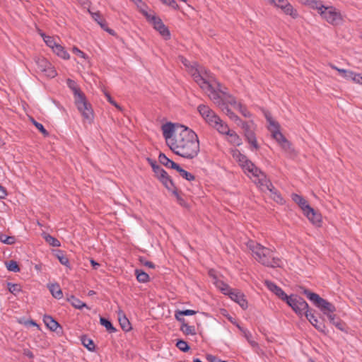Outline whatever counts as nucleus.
Segmentation results:
<instances>
[{
  "label": "nucleus",
  "mask_w": 362,
  "mask_h": 362,
  "mask_svg": "<svg viewBox=\"0 0 362 362\" xmlns=\"http://www.w3.org/2000/svg\"><path fill=\"white\" fill-rule=\"evenodd\" d=\"M179 134H175L169 148L176 155L187 159L195 158L200 150L197 134L188 127H180Z\"/></svg>",
  "instance_id": "1"
},
{
  "label": "nucleus",
  "mask_w": 362,
  "mask_h": 362,
  "mask_svg": "<svg viewBox=\"0 0 362 362\" xmlns=\"http://www.w3.org/2000/svg\"><path fill=\"white\" fill-rule=\"evenodd\" d=\"M66 83L68 87L73 91L74 103L78 110L81 113L84 119L90 122L93 119V110L90 103L88 102L86 95L81 91L74 80L68 78Z\"/></svg>",
  "instance_id": "2"
},
{
  "label": "nucleus",
  "mask_w": 362,
  "mask_h": 362,
  "mask_svg": "<svg viewBox=\"0 0 362 362\" xmlns=\"http://www.w3.org/2000/svg\"><path fill=\"white\" fill-rule=\"evenodd\" d=\"M299 290L327 317L336 311V308L332 303L321 298L318 294L312 292L304 286H300Z\"/></svg>",
  "instance_id": "3"
},
{
  "label": "nucleus",
  "mask_w": 362,
  "mask_h": 362,
  "mask_svg": "<svg viewBox=\"0 0 362 362\" xmlns=\"http://www.w3.org/2000/svg\"><path fill=\"white\" fill-rule=\"evenodd\" d=\"M148 163L152 168L156 177L163 185L168 189L171 190L170 186H174V181L168 173L161 168L155 160L147 158Z\"/></svg>",
  "instance_id": "4"
},
{
  "label": "nucleus",
  "mask_w": 362,
  "mask_h": 362,
  "mask_svg": "<svg viewBox=\"0 0 362 362\" xmlns=\"http://www.w3.org/2000/svg\"><path fill=\"white\" fill-rule=\"evenodd\" d=\"M285 302L299 316L305 315V313L307 312V310H310L307 302L302 297L298 295L289 296Z\"/></svg>",
  "instance_id": "5"
},
{
  "label": "nucleus",
  "mask_w": 362,
  "mask_h": 362,
  "mask_svg": "<svg viewBox=\"0 0 362 362\" xmlns=\"http://www.w3.org/2000/svg\"><path fill=\"white\" fill-rule=\"evenodd\" d=\"M257 260L262 264L272 268L281 267L282 264L281 259L274 257L273 251L267 247L266 250H263L262 255L257 258Z\"/></svg>",
  "instance_id": "6"
},
{
  "label": "nucleus",
  "mask_w": 362,
  "mask_h": 362,
  "mask_svg": "<svg viewBox=\"0 0 362 362\" xmlns=\"http://www.w3.org/2000/svg\"><path fill=\"white\" fill-rule=\"evenodd\" d=\"M146 21L153 25V28L158 31L165 40L170 38V32L168 28L163 23L159 16L153 14Z\"/></svg>",
  "instance_id": "7"
},
{
  "label": "nucleus",
  "mask_w": 362,
  "mask_h": 362,
  "mask_svg": "<svg viewBox=\"0 0 362 362\" xmlns=\"http://www.w3.org/2000/svg\"><path fill=\"white\" fill-rule=\"evenodd\" d=\"M37 70L42 72L49 78H54L57 76V71L51 63L45 57H37L35 59Z\"/></svg>",
  "instance_id": "8"
},
{
  "label": "nucleus",
  "mask_w": 362,
  "mask_h": 362,
  "mask_svg": "<svg viewBox=\"0 0 362 362\" xmlns=\"http://www.w3.org/2000/svg\"><path fill=\"white\" fill-rule=\"evenodd\" d=\"M314 310L310 309V310H307V312L305 313V316L306 317L307 320L310 322V324L320 332L322 333L325 335H327L329 333V331L327 330L325 324V319L323 317H320L318 319L315 315H314Z\"/></svg>",
  "instance_id": "9"
},
{
  "label": "nucleus",
  "mask_w": 362,
  "mask_h": 362,
  "mask_svg": "<svg viewBox=\"0 0 362 362\" xmlns=\"http://www.w3.org/2000/svg\"><path fill=\"white\" fill-rule=\"evenodd\" d=\"M329 23L337 25L341 21V14L332 6H325L319 13Z\"/></svg>",
  "instance_id": "10"
},
{
  "label": "nucleus",
  "mask_w": 362,
  "mask_h": 362,
  "mask_svg": "<svg viewBox=\"0 0 362 362\" xmlns=\"http://www.w3.org/2000/svg\"><path fill=\"white\" fill-rule=\"evenodd\" d=\"M163 135L169 147L170 142L173 141V137L175 134H179L178 130L175 129V124L170 122H166L162 125Z\"/></svg>",
  "instance_id": "11"
},
{
  "label": "nucleus",
  "mask_w": 362,
  "mask_h": 362,
  "mask_svg": "<svg viewBox=\"0 0 362 362\" xmlns=\"http://www.w3.org/2000/svg\"><path fill=\"white\" fill-rule=\"evenodd\" d=\"M43 322L49 330L55 332L59 336H62L64 334L62 326L52 316L45 315L43 317Z\"/></svg>",
  "instance_id": "12"
},
{
  "label": "nucleus",
  "mask_w": 362,
  "mask_h": 362,
  "mask_svg": "<svg viewBox=\"0 0 362 362\" xmlns=\"http://www.w3.org/2000/svg\"><path fill=\"white\" fill-rule=\"evenodd\" d=\"M259 184L262 186H265L266 188L273 195V199L277 203L283 204L284 199L281 195L278 192L277 189L274 187L273 184L269 180L259 179Z\"/></svg>",
  "instance_id": "13"
},
{
  "label": "nucleus",
  "mask_w": 362,
  "mask_h": 362,
  "mask_svg": "<svg viewBox=\"0 0 362 362\" xmlns=\"http://www.w3.org/2000/svg\"><path fill=\"white\" fill-rule=\"evenodd\" d=\"M202 74V71H199L198 69H195L192 76L195 82L197 83L202 89L210 90L212 89V85L206 78L203 76Z\"/></svg>",
  "instance_id": "14"
},
{
  "label": "nucleus",
  "mask_w": 362,
  "mask_h": 362,
  "mask_svg": "<svg viewBox=\"0 0 362 362\" xmlns=\"http://www.w3.org/2000/svg\"><path fill=\"white\" fill-rule=\"evenodd\" d=\"M229 297L231 300L237 303L243 310L248 307L247 300L245 295L240 291L234 289L233 292L229 293Z\"/></svg>",
  "instance_id": "15"
},
{
  "label": "nucleus",
  "mask_w": 362,
  "mask_h": 362,
  "mask_svg": "<svg viewBox=\"0 0 362 362\" xmlns=\"http://www.w3.org/2000/svg\"><path fill=\"white\" fill-rule=\"evenodd\" d=\"M264 285L283 301H286L289 297L279 286L271 281L265 280Z\"/></svg>",
  "instance_id": "16"
},
{
  "label": "nucleus",
  "mask_w": 362,
  "mask_h": 362,
  "mask_svg": "<svg viewBox=\"0 0 362 362\" xmlns=\"http://www.w3.org/2000/svg\"><path fill=\"white\" fill-rule=\"evenodd\" d=\"M268 129L271 132L272 137L279 144L286 139L285 136L280 132V125L277 122H271L270 127Z\"/></svg>",
  "instance_id": "17"
},
{
  "label": "nucleus",
  "mask_w": 362,
  "mask_h": 362,
  "mask_svg": "<svg viewBox=\"0 0 362 362\" xmlns=\"http://www.w3.org/2000/svg\"><path fill=\"white\" fill-rule=\"evenodd\" d=\"M329 322L333 325L339 330L348 333V326L345 322L340 319L336 314L333 313L328 317Z\"/></svg>",
  "instance_id": "18"
},
{
  "label": "nucleus",
  "mask_w": 362,
  "mask_h": 362,
  "mask_svg": "<svg viewBox=\"0 0 362 362\" xmlns=\"http://www.w3.org/2000/svg\"><path fill=\"white\" fill-rule=\"evenodd\" d=\"M310 221L317 227L322 225V215L313 208L310 207L305 214Z\"/></svg>",
  "instance_id": "19"
},
{
  "label": "nucleus",
  "mask_w": 362,
  "mask_h": 362,
  "mask_svg": "<svg viewBox=\"0 0 362 362\" xmlns=\"http://www.w3.org/2000/svg\"><path fill=\"white\" fill-rule=\"evenodd\" d=\"M92 17L100 25L101 28H103L105 31L107 32L110 35L112 36H115L116 35V33L114 30L108 28L107 23L102 17L99 12L93 13Z\"/></svg>",
  "instance_id": "20"
},
{
  "label": "nucleus",
  "mask_w": 362,
  "mask_h": 362,
  "mask_svg": "<svg viewBox=\"0 0 362 362\" xmlns=\"http://www.w3.org/2000/svg\"><path fill=\"white\" fill-rule=\"evenodd\" d=\"M247 246L250 248V250H252L255 255V258L257 260V258L260 257L262 255V252H263V250H266V247L262 246L258 243H256L255 241L250 240L247 243Z\"/></svg>",
  "instance_id": "21"
},
{
  "label": "nucleus",
  "mask_w": 362,
  "mask_h": 362,
  "mask_svg": "<svg viewBox=\"0 0 362 362\" xmlns=\"http://www.w3.org/2000/svg\"><path fill=\"white\" fill-rule=\"evenodd\" d=\"M291 197L293 201L300 207L304 214L311 207L302 196L293 193Z\"/></svg>",
  "instance_id": "22"
},
{
  "label": "nucleus",
  "mask_w": 362,
  "mask_h": 362,
  "mask_svg": "<svg viewBox=\"0 0 362 362\" xmlns=\"http://www.w3.org/2000/svg\"><path fill=\"white\" fill-rule=\"evenodd\" d=\"M158 160H159L160 163H161L162 165H163L164 166H165L168 168H171V169L175 170V169H177V166L179 165L177 163H176L171 159L168 158L165 156V154L163 153H160V154L158 156Z\"/></svg>",
  "instance_id": "23"
},
{
  "label": "nucleus",
  "mask_w": 362,
  "mask_h": 362,
  "mask_svg": "<svg viewBox=\"0 0 362 362\" xmlns=\"http://www.w3.org/2000/svg\"><path fill=\"white\" fill-rule=\"evenodd\" d=\"M66 300L69 302L71 304V305L76 309L81 310L83 308H86L88 310L90 309L85 303L82 302L81 300L76 298L73 295L67 296Z\"/></svg>",
  "instance_id": "24"
},
{
  "label": "nucleus",
  "mask_w": 362,
  "mask_h": 362,
  "mask_svg": "<svg viewBox=\"0 0 362 362\" xmlns=\"http://www.w3.org/2000/svg\"><path fill=\"white\" fill-rule=\"evenodd\" d=\"M48 288L52 296L56 299H61L63 297L62 291L58 284H48Z\"/></svg>",
  "instance_id": "25"
},
{
  "label": "nucleus",
  "mask_w": 362,
  "mask_h": 362,
  "mask_svg": "<svg viewBox=\"0 0 362 362\" xmlns=\"http://www.w3.org/2000/svg\"><path fill=\"white\" fill-rule=\"evenodd\" d=\"M54 256L59 259V262L67 267H70L69 260L64 252L61 250H55L53 251Z\"/></svg>",
  "instance_id": "26"
},
{
  "label": "nucleus",
  "mask_w": 362,
  "mask_h": 362,
  "mask_svg": "<svg viewBox=\"0 0 362 362\" xmlns=\"http://www.w3.org/2000/svg\"><path fill=\"white\" fill-rule=\"evenodd\" d=\"M244 136L247 141L251 145L252 148H254L256 150L259 148V146L257 143L256 135L254 131L247 132V134H245Z\"/></svg>",
  "instance_id": "27"
},
{
  "label": "nucleus",
  "mask_w": 362,
  "mask_h": 362,
  "mask_svg": "<svg viewBox=\"0 0 362 362\" xmlns=\"http://www.w3.org/2000/svg\"><path fill=\"white\" fill-rule=\"evenodd\" d=\"M52 49L55 54H57L59 57H62V59H69V53L65 50L64 47L59 43H57L54 47H52Z\"/></svg>",
  "instance_id": "28"
},
{
  "label": "nucleus",
  "mask_w": 362,
  "mask_h": 362,
  "mask_svg": "<svg viewBox=\"0 0 362 362\" xmlns=\"http://www.w3.org/2000/svg\"><path fill=\"white\" fill-rule=\"evenodd\" d=\"M281 10L285 14L291 16L293 18H296L298 16V11L293 8L289 2L282 6Z\"/></svg>",
  "instance_id": "29"
},
{
  "label": "nucleus",
  "mask_w": 362,
  "mask_h": 362,
  "mask_svg": "<svg viewBox=\"0 0 362 362\" xmlns=\"http://www.w3.org/2000/svg\"><path fill=\"white\" fill-rule=\"evenodd\" d=\"M236 326L241 331V332L243 334L244 337H245V339H247L248 343L252 347H256L258 346V344L255 341L252 339V334L247 329L242 327L239 325H237Z\"/></svg>",
  "instance_id": "30"
},
{
  "label": "nucleus",
  "mask_w": 362,
  "mask_h": 362,
  "mask_svg": "<svg viewBox=\"0 0 362 362\" xmlns=\"http://www.w3.org/2000/svg\"><path fill=\"white\" fill-rule=\"evenodd\" d=\"M82 344L90 351H94L95 350V345L93 341L88 338L86 335H83L81 337Z\"/></svg>",
  "instance_id": "31"
},
{
  "label": "nucleus",
  "mask_w": 362,
  "mask_h": 362,
  "mask_svg": "<svg viewBox=\"0 0 362 362\" xmlns=\"http://www.w3.org/2000/svg\"><path fill=\"white\" fill-rule=\"evenodd\" d=\"M134 3L136 4L139 12L145 16L146 19L149 18L151 14L148 13L147 11L148 6L143 2L142 0H136Z\"/></svg>",
  "instance_id": "32"
},
{
  "label": "nucleus",
  "mask_w": 362,
  "mask_h": 362,
  "mask_svg": "<svg viewBox=\"0 0 362 362\" xmlns=\"http://www.w3.org/2000/svg\"><path fill=\"white\" fill-rule=\"evenodd\" d=\"M136 279L140 283H147L150 281L149 275L142 269H136L135 270Z\"/></svg>",
  "instance_id": "33"
},
{
  "label": "nucleus",
  "mask_w": 362,
  "mask_h": 362,
  "mask_svg": "<svg viewBox=\"0 0 362 362\" xmlns=\"http://www.w3.org/2000/svg\"><path fill=\"white\" fill-rule=\"evenodd\" d=\"M227 135L229 136L228 141L230 144L237 146L242 144V139L235 132L230 130Z\"/></svg>",
  "instance_id": "34"
},
{
  "label": "nucleus",
  "mask_w": 362,
  "mask_h": 362,
  "mask_svg": "<svg viewBox=\"0 0 362 362\" xmlns=\"http://www.w3.org/2000/svg\"><path fill=\"white\" fill-rule=\"evenodd\" d=\"M100 323L101 325L106 328L109 333H114L117 331L116 328L113 326L112 323L108 319L100 317Z\"/></svg>",
  "instance_id": "35"
},
{
  "label": "nucleus",
  "mask_w": 362,
  "mask_h": 362,
  "mask_svg": "<svg viewBox=\"0 0 362 362\" xmlns=\"http://www.w3.org/2000/svg\"><path fill=\"white\" fill-rule=\"evenodd\" d=\"M175 170L180 174V175L188 181H192L195 180V176L188 171L182 168L180 165L177 166Z\"/></svg>",
  "instance_id": "36"
},
{
  "label": "nucleus",
  "mask_w": 362,
  "mask_h": 362,
  "mask_svg": "<svg viewBox=\"0 0 362 362\" xmlns=\"http://www.w3.org/2000/svg\"><path fill=\"white\" fill-rule=\"evenodd\" d=\"M42 236L45 241L49 243L50 245L53 247H59L60 246V242L59 240H57L56 238L52 236L51 235L48 233H44L42 234Z\"/></svg>",
  "instance_id": "37"
},
{
  "label": "nucleus",
  "mask_w": 362,
  "mask_h": 362,
  "mask_svg": "<svg viewBox=\"0 0 362 362\" xmlns=\"http://www.w3.org/2000/svg\"><path fill=\"white\" fill-rule=\"evenodd\" d=\"M197 110L204 119L208 117L209 114H212L213 111L209 106L204 104L199 105L197 107Z\"/></svg>",
  "instance_id": "38"
},
{
  "label": "nucleus",
  "mask_w": 362,
  "mask_h": 362,
  "mask_svg": "<svg viewBox=\"0 0 362 362\" xmlns=\"http://www.w3.org/2000/svg\"><path fill=\"white\" fill-rule=\"evenodd\" d=\"M204 120L213 127V126H216L218 124V121H220V117L212 111V114H209L208 117L204 118Z\"/></svg>",
  "instance_id": "39"
},
{
  "label": "nucleus",
  "mask_w": 362,
  "mask_h": 362,
  "mask_svg": "<svg viewBox=\"0 0 362 362\" xmlns=\"http://www.w3.org/2000/svg\"><path fill=\"white\" fill-rule=\"evenodd\" d=\"M214 128H216L220 133L223 134H228L230 132V129L228 126L223 123V121L220 119V121H218V124L216 126H213Z\"/></svg>",
  "instance_id": "40"
},
{
  "label": "nucleus",
  "mask_w": 362,
  "mask_h": 362,
  "mask_svg": "<svg viewBox=\"0 0 362 362\" xmlns=\"http://www.w3.org/2000/svg\"><path fill=\"white\" fill-rule=\"evenodd\" d=\"M119 322L124 331L128 332L131 329V324L124 315L122 317L119 315Z\"/></svg>",
  "instance_id": "41"
},
{
  "label": "nucleus",
  "mask_w": 362,
  "mask_h": 362,
  "mask_svg": "<svg viewBox=\"0 0 362 362\" xmlns=\"http://www.w3.org/2000/svg\"><path fill=\"white\" fill-rule=\"evenodd\" d=\"M6 266L7 269L10 272H18L21 270L18 262L13 259L8 262H6Z\"/></svg>",
  "instance_id": "42"
},
{
  "label": "nucleus",
  "mask_w": 362,
  "mask_h": 362,
  "mask_svg": "<svg viewBox=\"0 0 362 362\" xmlns=\"http://www.w3.org/2000/svg\"><path fill=\"white\" fill-rule=\"evenodd\" d=\"M170 187H171V190H169L170 192H172V194L176 197V199L177 201V202L181 205V206H185V199L180 195L179 192H178V190H177V187L175 186V185L174 184V186H170Z\"/></svg>",
  "instance_id": "43"
},
{
  "label": "nucleus",
  "mask_w": 362,
  "mask_h": 362,
  "mask_svg": "<svg viewBox=\"0 0 362 362\" xmlns=\"http://www.w3.org/2000/svg\"><path fill=\"white\" fill-rule=\"evenodd\" d=\"M217 286L220 288L221 292L229 296V293L233 292L234 289L230 288V286L222 281L217 283Z\"/></svg>",
  "instance_id": "44"
},
{
  "label": "nucleus",
  "mask_w": 362,
  "mask_h": 362,
  "mask_svg": "<svg viewBox=\"0 0 362 362\" xmlns=\"http://www.w3.org/2000/svg\"><path fill=\"white\" fill-rule=\"evenodd\" d=\"M41 36L42 37L46 45L52 49L57 44L54 38L52 36L46 35L45 33H42Z\"/></svg>",
  "instance_id": "45"
},
{
  "label": "nucleus",
  "mask_w": 362,
  "mask_h": 362,
  "mask_svg": "<svg viewBox=\"0 0 362 362\" xmlns=\"http://www.w3.org/2000/svg\"><path fill=\"white\" fill-rule=\"evenodd\" d=\"M176 346L183 352H187L190 349V346L187 342L183 339H177Z\"/></svg>",
  "instance_id": "46"
},
{
  "label": "nucleus",
  "mask_w": 362,
  "mask_h": 362,
  "mask_svg": "<svg viewBox=\"0 0 362 362\" xmlns=\"http://www.w3.org/2000/svg\"><path fill=\"white\" fill-rule=\"evenodd\" d=\"M223 110L230 117V119L235 121L237 124L238 122H241V119L237 115H235L228 106H226Z\"/></svg>",
  "instance_id": "47"
},
{
  "label": "nucleus",
  "mask_w": 362,
  "mask_h": 362,
  "mask_svg": "<svg viewBox=\"0 0 362 362\" xmlns=\"http://www.w3.org/2000/svg\"><path fill=\"white\" fill-rule=\"evenodd\" d=\"M180 330L185 335H195L197 334L195 327L189 325L188 324L184 325V328H180Z\"/></svg>",
  "instance_id": "48"
},
{
  "label": "nucleus",
  "mask_w": 362,
  "mask_h": 362,
  "mask_svg": "<svg viewBox=\"0 0 362 362\" xmlns=\"http://www.w3.org/2000/svg\"><path fill=\"white\" fill-rule=\"evenodd\" d=\"M308 6L311 8L318 10L319 13L322 9H323V8H325L322 2L320 0H310Z\"/></svg>",
  "instance_id": "49"
},
{
  "label": "nucleus",
  "mask_w": 362,
  "mask_h": 362,
  "mask_svg": "<svg viewBox=\"0 0 362 362\" xmlns=\"http://www.w3.org/2000/svg\"><path fill=\"white\" fill-rule=\"evenodd\" d=\"M30 120L35 127L39 130V132H40L45 136H49V132L45 129L41 123L37 122L33 117H30Z\"/></svg>",
  "instance_id": "50"
},
{
  "label": "nucleus",
  "mask_w": 362,
  "mask_h": 362,
  "mask_svg": "<svg viewBox=\"0 0 362 362\" xmlns=\"http://www.w3.org/2000/svg\"><path fill=\"white\" fill-rule=\"evenodd\" d=\"M280 146L286 153L291 154L294 152L292 144L287 139L284 142L281 143Z\"/></svg>",
  "instance_id": "51"
},
{
  "label": "nucleus",
  "mask_w": 362,
  "mask_h": 362,
  "mask_svg": "<svg viewBox=\"0 0 362 362\" xmlns=\"http://www.w3.org/2000/svg\"><path fill=\"white\" fill-rule=\"evenodd\" d=\"M0 240L5 244L13 245L16 242V238L14 236H8L5 234H1Z\"/></svg>",
  "instance_id": "52"
},
{
  "label": "nucleus",
  "mask_w": 362,
  "mask_h": 362,
  "mask_svg": "<svg viewBox=\"0 0 362 362\" xmlns=\"http://www.w3.org/2000/svg\"><path fill=\"white\" fill-rule=\"evenodd\" d=\"M7 286L8 291L14 295H16L17 293L21 291V286L20 284L8 283Z\"/></svg>",
  "instance_id": "53"
},
{
  "label": "nucleus",
  "mask_w": 362,
  "mask_h": 362,
  "mask_svg": "<svg viewBox=\"0 0 362 362\" xmlns=\"http://www.w3.org/2000/svg\"><path fill=\"white\" fill-rule=\"evenodd\" d=\"M255 177H257L259 179H266L265 174L257 167L255 166L252 169V172H250Z\"/></svg>",
  "instance_id": "54"
},
{
  "label": "nucleus",
  "mask_w": 362,
  "mask_h": 362,
  "mask_svg": "<svg viewBox=\"0 0 362 362\" xmlns=\"http://www.w3.org/2000/svg\"><path fill=\"white\" fill-rule=\"evenodd\" d=\"M239 126H241V128L243 130L244 135L247 134V132H251L253 130L251 129L250 126L247 122H244L241 119V122H238L237 124Z\"/></svg>",
  "instance_id": "55"
},
{
  "label": "nucleus",
  "mask_w": 362,
  "mask_h": 362,
  "mask_svg": "<svg viewBox=\"0 0 362 362\" xmlns=\"http://www.w3.org/2000/svg\"><path fill=\"white\" fill-rule=\"evenodd\" d=\"M163 4L170 6L175 10H179L180 6L175 0H160Z\"/></svg>",
  "instance_id": "56"
},
{
  "label": "nucleus",
  "mask_w": 362,
  "mask_h": 362,
  "mask_svg": "<svg viewBox=\"0 0 362 362\" xmlns=\"http://www.w3.org/2000/svg\"><path fill=\"white\" fill-rule=\"evenodd\" d=\"M105 95L107 100V101L112 104L113 106H115L118 110H122L121 106L112 98L110 94L108 92H105Z\"/></svg>",
  "instance_id": "57"
},
{
  "label": "nucleus",
  "mask_w": 362,
  "mask_h": 362,
  "mask_svg": "<svg viewBox=\"0 0 362 362\" xmlns=\"http://www.w3.org/2000/svg\"><path fill=\"white\" fill-rule=\"evenodd\" d=\"M139 261L143 265L148 267L151 269H155L156 267V265L152 262L146 260L144 257H139Z\"/></svg>",
  "instance_id": "58"
},
{
  "label": "nucleus",
  "mask_w": 362,
  "mask_h": 362,
  "mask_svg": "<svg viewBox=\"0 0 362 362\" xmlns=\"http://www.w3.org/2000/svg\"><path fill=\"white\" fill-rule=\"evenodd\" d=\"M237 157H238V161L241 167H243V165L245 163H247V161L249 160L247 157L245 155L242 154L240 151H238V155Z\"/></svg>",
  "instance_id": "59"
},
{
  "label": "nucleus",
  "mask_w": 362,
  "mask_h": 362,
  "mask_svg": "<svg viewBox=\"0 0 362 362\" xmlns=\"http://www.w3.org/2000/svg\"><path fill=\"white\" fill-rule=\"evenodd\" d=\"M238 107L239 109V111L240 113L245 117H250L251 114L250 112L247 110L246 107L243 105L241 103L238 104Z\"/></svg>",
  "instance_id": "60"
},
{
  "label": "nucleus",
  "mask_w": 362,
  "mask_h": 362,
  "mask_svg": "<svg viewBox=\"0 0 362 362\" xmlns=\"http://www.w3.org/2000/svg\"><path fill=\"white\" fill-rule=\"evenodd\" d=\"M176 311L177 312L178 315H182V316L194 315L197 313V311H196V310H189V309L183 310H177Z\"/></svg>",
  "instance_id": "61"
},
{
  "label": "nucleus",
  "mask_w": 362,
  "mask_h": 362,
  "mask_svg": "<svg viewBox=\"0 0 362 362\" xmlns=\"http://www.w3.org/2000/svg\"><path fill=\"white\" fill-rule=\"evenodd\" d=\"M175 319L181 323L180 328H184V325H187V323L185 321V319L182 317V315H178L177 312L175 310Z\"/></svg>",
  "instance_id": "62"
},
{
  "label": "nucleus",
  "mask_w": 362,
  "mask_h": 362,
  "mask_svg": "<svg viewBox=\"0 0 362 362\" xmlns=\"http://www.w3.org/2000/svg\"><path fill=\"white\" fill-rule=\"evenodd\" d=\"M255 165L251 161L248 160L247 163H245L243 167H242L243 169L247 170L248 172H252V169Z\"/></svg>",
  "instance_id": "63"
},
{
  "label": "nucleus",
  "mask_w": 362,
  "mask_h": 362,
  "mask_svg": "<svg viewBox=\"0 0 362 362\" xmlns=\"http://www.w3.org/2000/svg\"><path fill=\"white\" fill-rule=\"evenodd\" d=\"M206 358L209 362H219L221 360L218 357L211 354H207Z\"/></svg>",
  "instance_id": "64"
}]
</instances>
